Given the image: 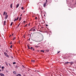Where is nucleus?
Segmentation results:
<instances>
[{
	"instance_id": "obj_34",
	"label": "nucleus",
	"mask_w": 76,
	"mask_h": 76,
	"mask_svg": "<svg viewBox=\"0 0 76 76\" xmlns=\"http://www.w3.org/2000/svg\"><path fill=\"white\" fill-rule=\"evenodd\" d=\"M15 39V37H14L13 38V40L14 41Z\"/></svg>"
},
{
	"instance_id": "obj_4",
	"label": "nucleus",
	"mask_w": 76,
	"mask_h": 76,
	"mask_svg": "<svg viewBox=\"0 0 76 76\" xmlns=\"http://www.w3.org/2000/svg\"><path fill=\"white\" fill-rule=\"evenodd\" d=\"M8 16H9L8 15H6V16L5 17V19H7V18H8Z\"/></svg>"
},
{
	"instance_id": "obj_29",
	"label": "nucleus",
	"mask_w": 76,
	"mask_h": 76,
	"mask_svg": "<svg viewBox=\"0 0 76 76\" xmlns=\"http://www.w3.org/2000/svg\"><path fill=\"white\" fill-rule=\"evenodd\" d=\"M2 69H4V66H2L1 67Z\"/></svg>"
},
{
	"instance_id": "obj_14",
	"label": "nucleus",
	"mask_w": 76,
	"mask_h": 76,
	"mask_svg": "<svg viewBox=\"0 0 76 76\" xmlns=\"http://www.w3.org/2000/svg\"><path fill=\"white\" fill-rule=\"evenodd\" d=\"M16 20H18L19 19V17H18L17 18H16Z\"/></svg>"
},
{
	"instance_id": "obj_50",
	"label": "nucleus",
	"mask_w": 76,
	"mask_h": 76,
	"mask_svg": "<svg viewBox=\"0 0 76 76\" xmlns=\"http://www.w3.org/2000/svg\"><path fill=\"white\" fill-rule=\"evenodd\" d=\"M44 16H45V15H44Z\"/></svg>"
},
{
	"instance_id": "obj_49",
	"label": "nucleus",
	"mask_w": 76,
	"mask_h": 76,
	"mask_svg": "<svg viewBox=\"0 0 76 76\" xmlns=\"http://www.w3.org/2000/svg\"><path fill=\"white\" fill-rule=\"evenodd\" d=\"M12 36H13V34H12Z\"/></svg>"
},
{
	"instance_id": "obj_3",
	"label": "nucleus",
	"mask_w": 76,
	"mask_h": 76,
	"mask_svg": "<svg viewBox=\"0 0 76 76\" xmlns=\"http://www.w3.org/2000/svg\"><path fill=\"white\" fill-rule=\"evenodd\" d=\"M13 73L15 75H16V74H17V73H16V71H13Z\"/></svg>"
},
{
	"instance_id": "obj_51",
	"label": "nucleus",
	"mask_w": 76,
	"mask_h": 76,
	"mask_svg": "<svg viewBox=\"0 0 76 76\" xmlns=\"http://www.w3.org/2000/svg\"><path fill=\"white\" fill-rule=\"evenodd\" d=\"M25 38V37H24V38Z\"/></svg>"
},
{
	"instance_id": "obj_16",
	"label": "nucleus",
	"mask_w": 76,
	"mask_h": 76,
	"mask_svg": "<svg viewBox=\"0 0 76 76\" xmlns=\"http://www.w3.org/2000/svg\"><path fill=\"white\" fill-rule=\"evenodd\" d=\"M20 23H19L18 24V26H17V27H18H18L20 25Z\"/></svg>"
},
{
	"instance_id": "obj_10",
	"label": "nucleus",
	"mask_w": 76,
	"mask_h": 76,
	"mask_svg": "<svg viewBox=\"0 0 76 76\" xmlns=\"http://www.w3.org/2000/svg\"><path fill=\"white\" fill-rule=\"evenodd\" d=\"M19 4H17V5L16 8H18V7H19Z\"/></svg>"
},
{
	"instance_id": "obj_21",
	"label": "nucleus",
	"mask_w": 76,
	"mask_h": 76,
	"mask_svg": "<svg viewBox=\"0 0 76 76\" xmlns=\"http://www.w3.org/2000/svg\"><path fill=\"white\" fill-rule=\"evenodd\" d=\"M48 2V1H47V0H46V2H45V3H47V2Z\"/></svg>"
},
{
	"instance_id": "obj_44",
	"label": "nucleus",
	"mask_w": 76,
	"mask_h": 76,
	"mask_svg": "<svg viewBox=\"0 0 76 76\" xmlns=\"http://www.w3.org/2000/svg\"><path fill=\"white\" fill-rule=\"evenodd\" d=\"M1 68V66H0V69ZM1 69H0V72H1Z\"/></svg>"
},
{
	"instance_id": "obj_36",
	"label": "nucleus",
	"mask_w": 76,
	"mask_h": 76,
	"mask_svg": "<svg viewBox=\"0 0 76 76\" xmlns=\"http://www.w3.org/2000/svg\"><path fill=\"white\" fill-rule=\"evenodd\" d=\"M27 25H28V24H26V25H25V26H24V27H25L26 26H27Z\"/></svg>"
},
{
	"instance_id": "obj_6",
	"label": "nucleus",
	"mask_w": 76,
	"mask_h": 76,
	"mask_svg": "<svg viewBox=\"0 0 76 76\" xmlns=\"http://www.w3.org/2000/svg\"><path fill=\"white\" fill-rule=\"evenodd\" d=\"M46 4H47L46 3H45L43 4V6L44 7H45L46 6Z\"/></svg>"
},
{
	"instance_id": "obj_46",
	"label": "nucleus",
	"mask_w": 76,
	"mask_h": 76,
	"mask_svg": "<svg viewBox=\"0 0 76 76\" xmlns=\"http://www.w3.org/2000/svg\"><path fill=\"white\" fill-rule=\"evenodd\" d=\"M33 51H34V50H35V49H34V48H33Z\"/></svg>"
},
{
	"instance_id": "obj_47",
	"label": "nucleus",
	"mask_w": 76,
	"mask_h": 76,
	"mask_svg": "<svg viewBox=\"0 0 76 76\" xmlns=\"http://www.w3.org/2000/svg\"><path fill=\"white\" fill-rule=\"evenodd\" d=\"M9 66H11V65H10V64L9 63Z\"/></svg>"
},
{
	"instance_id": "obj_35",
	"label": "nucleus",
	"mask_w": 76,
	"mask_h": 76,
	"mask_svg": "<svg viewBox=\"0 0 76 76\" xmlns=\"http://www.w3.org/2000/svg\"><path fill=\"white\" fill-rule=\"evenodd\" d=\"M66 63V64H67L68 63H70L69 62H67L66 63Z\"/></svg>"
},
{
	"instance_id": "obj_39",
	"label": "nucleus",
	"mask_w": 76,
	"mask_h": 76,
	"mask_svg": "<svg viewBox=\"0 0 76 76\" xmlns=\"http://www.w3.org/2000/svg\"><path fill=\"white\" fill-rule=\"evenodd\" d=\"M35 19H37V17H36L35 18Z\"/></svg>"
},
{
	"instance_id": "obj_43",
	"label": "nucleus",
	"mask_w": 76,
	"mask_h": 76,
	"mask_svg": "<svg viewBox=\"0 0 76 76\" xmlns=\"http://www.w3.org/2000/svg\"><path fill=\"white\" fill-rule=\"evenodd\" d=\"M35 47H36L37 48H38V47L37 46H36Z\"/></svg>"
},
{
	"instance_id": "obj_42",
	"label": "nucleus",
	"mask_w": 76,
	"mask_h": 76,
	"mask_svg": "<svg viewBox=\"0 0 76 76\" xmlns=\"http://www.w3.org/2000/svg\"><path fill=\"white\" fill-rule=\"evenodd\" d=\"M11 58H13V56H11Z\"/></svg>"
},
{
	"instance_id": "obj_5",
	"label": "nucleus",
	"mask_w": 76,
	"mask_h": 76,
	"mask_svg": "<svg viewBox=\"0 0 76 76\" xmlns=\"http://www.w3.org/2000/svg\"><path fill=\"white\" fill-rule=\"evenodd\" d=\"M13 6V4H11L10 5V7L11 8H12V7Z\"/></svg>"
},
{
	"instance_id": "obj_26",
	"label": "nucleus",
	"mask_w": 76,
	"mask_h": 76,
	"mask_svg": "<svg viewBox=\"0 0 76 76\" xmlns=\"http://www.w3.org/2000/svg\"><path fill=\"white\" fill-rule=\"evenodd\" d=\"M16 64V62H13V64Z\"/></svg>"
},
{
	"instance_id": "obj_20",
	"label": "nucleus",
	"mask_w": 76,
	"mask_h": 76,
	"mask_svg": "<svg viewBox=\"0 0 76 76\" xmlns=\"http://www.w3.org/2000/svg\"><path fill=\"white\" fill-rule=\"evenodd\" d=\"M12 47H13V45H11L10 47V48H12Z\"/></svg>"
},
{
	"instance_id": "obj_9",
	"label": "nucleus",
	"mask_w": 76,
	"mask_h": 76,
	"mask_svg": "<svg viewBox=\"0 0 76 76\" xmlns=\"http://www.w3.org/2000/svg\"><path fill=\"white\" fill-rule=\"evenodd\" d=\"M16 76H21V75L20 74H18V75H16Z\"/></svg>"
},
{
	"instance_id": "obj_38",
	"label": "nucleus",
	"mask_w": 76,
	"mask_h": 76,
	"mask_svg": "<svg viewBox=\"0 0 76 76\" xmlns=\"http://www.w3.org/2000/svg\"><path fill=\"white\" fill-rule=\"evenodd\" d=\"M23 22H24L23 23H25V22H26V21H23Z\"/></svg>"
},
{
	"instance_id": "obj_27",
	"label": "nucleus",
	"mask_w": 76,
	"mask_h": 76,
	"mask_svg": "<svg viewBox=\"0 0 76 76\" xmlns=\"http://www.w3.org/2000/svg\"><path fill=\"white\" fill-rule=\"evenodd\" d=\"M21 9H22V10H23L24 8H23V7L21 8Z\"/></svg>"
},
{
	"instance_id": "obj_7",
	"label": "nucleus",
	"mask_w": 76,
	"mask_h": 76,
	"mask_svg": "<svg viewBox=\"0 0 76 76\" xmlns=\"http://www.w3.org/2000/svg\"><path fill=\"white\" fill-rule=\"evenodd\" d=\"M0 76H4V74L2 73L0 74Z\"/></svg>"
},
{
	"instance_id": "obj_22",
	"label": "nucleus",
	"mask_w": 76,
	"mask_h": 76,
	"mask_svg": "<svg viewBox=\"0 0 76 76\" xmlns=\"http://www.w3.org/2000/svg\"><path fill=\"white\" fill-rule=\"evenodd\" d=\"M13 25V22H12L10 24V26H12Z\"/></svg>"
},
{
	"instance_id": "obj_12",
	"label": "nucleus",
	"mask_w": 76,
	"mask_h": 76,
	"mask_svg": "<svg viewBox=\"0 0 76 76\" xmlns=\"http://www.w3.org/2000/svg\"><path fill=\"white\" fill-rule=\"evenodd\" d=\"M35 61L34 60H32L31 61V62H35Z\"/></svg>"
},
{
	"instance_id": "obj_18",
	"label": "nucleus",
	"mask_w": 76,
	"mask_h": 76,
	"mask_svg": "<svg viewBox=\"0 0 76 76\" xmlns=\"http://www.w3.org/2000/svg\"><path fill=\"white\" fill-rule=\"evenodd\" d=\"M5 64H6V66H8V64L7 63V62H6Z\"/></svg>"
},
{
	"instance_id": "obj_8",
	"label": "nucleus",
	"mask_w": 76,
	"mask_h": 76,
	"mask_svg": "<svg viewBox=\"0 0 76 76\" xmlns=\"http://www.w3.org/2000/svg\"><path fill=\"white\" fill-rule=\"evenodd\" d=\"M6 21H4V25H6Z\"/></svg>"
},
{
	"instance_id": "obj_17",
	"label": "nucleus",
	"mask_w": 76,
	"mask_h": 76,
	"mask_svg": "<svg viewBox=\"0 0 76 76\" xmlns=\"http://www.w3.org/2000/svg\"><path fill=\"white\" fill-rule=\"evenodd\" d=\"M41 52H43V53H44V50H40Z\"/></svg>"
},
{
	"instance_id": "obj_48",
	"label": "nucleus",
	"mask_w": 76,
	"mask_h": 76,
	"mask_svg": "<svg viewBox=\"0 0 76 76\" xmlns=\"http://www.w3.org/2000/svg\"><path fill=\"white\" fill-rule=\"evenodd\" d=\"M22 15V14H21V15H20V16L21 17Z\"/></svg>"
},
{
	"instance_id": "obj_45",
	"label": "nucleus",
	"mask_w": 76,
	"mask_h": 76,
	"mask_svg": "<svg viewBox=\"0 0 76 76\" xmlns=\"http://www.w3.org/2000/svg\"><path fill=\"white\" fill-rule=\"evenodd\" d=\"M60 53V51H59V52H58V53Z\"/></svg>"
},
{
	"instance_id": "obj_25",
	"label": "nucleus",
	"mask_w": 76,
	"mask_h": 76,
	"mask_svg": "<svg viewBox=\"0 0 76 76\" xmlns=\"http://www.w3.org/2000/svg\"><path fill=\"white\" fill-rule=\"evenodd\" d=\"M21 19H22V18L21 17H20L19 20H21Z\"/></svg>"
},
{
	"instance_id": "obj_40",
	"label": "nucleus",
	"mask_w": 76,
	"mask_h": 76,
	"mask_svg": "<svg viewBox=\"0 0 76 76\" xmlns=\"http://www.w3.org/2000/svg\"><path fill=\"white\" fill-rule=\"evenodd\" d=\"M12 36V35H10V36H9V37H11Z\"/></svg>"
},
{
	"instance_id": "obj_15",
	"label": "nucleus",
	"mask_w": 76,
	"mask_h": 76,
	"mask_svg": "<svg viewBox=\"0 0 76 76\" xmlns=\"http://www.w3.org/2000/svg\"><path fill=\"white\" fill-rule=\"evenodd\" d=\"M33 30H32V31H33V32H34V31H35V28L34 29V28H33Z\"/></svg>"
},
{
	"instance_id": "obj_41",
	"label": "nucleus",
	"mask_w": 76,
	"mask_h": 76,
	"mask_svg": "<svg viewBox=\"0 0 76 76\" xmlns=\"http://www.w3.org/2000/svg\"><path fill=\"white\" fill-rule=\"evenodd\" d=\"M46 26H48V25L46 24Z\"/></svg>"
},
{
	"instance_id": "obj_37",
	"label": "nucleus",
	"mask_w": 76,
	"mask_h": 76,
	"mask_svg": "<svg viewBox=\"0 0 76 76\" xmlns=\"http://www.w3.org/2000/svg\"><path fill=\"white\" fill-rule=\"evenodd\" d=\"M7 12H6V14H5L6 16L7 15Z\"/></svg>"
},
{
	"instance_id": "obj_24",
	"label": "nucleus",
	"mask_w": 76,
	"mask_h": 76,
	"mask_svg": "<svg viewBox=\"0 0 76 76\" xmlns=\"http://www.w3.org/2000/svg\"><path fill=\"white\" fill-rule=\"evenodd\" d=\"M31 49V50H32V49H33V48H32V47H31V48H30V49Z\"/></svg>"
},
{
	"instance_id": "obj_2",
	"label": "nucleus",
	"mask_w": 76,
	"mask_h": 76,
	"mask_svg": "<svg viewBox=\"0 0 76 76\" xmlns=\"http://www.w3.org/2000/svg\"><path fill=\"white\" fill-rule=\"evenodd\" d=\"M68 58H73V57H72V55L69 56H68Z\"/></svg>"
},
{
	"instance_id": "obj_28",
	"label": "nucleus",
	"mask_w": 76,
	"mask_h": 76,
	"mask_svg": "<svg viewBox=\"0 0 76 76\" xmlns=\"http://www.w3.org/2000/svg\"><path fill=\"white\" fill-rule=\"evenodd\" d=\"M4 54H5V56H6V55H7V53H4Z\"/></svg>"
},
{
	"instance_id": "obj_30",
	"label": "nucleus",
	"mask_w": 76,
	"mask_h": 76,
	"mask_svg": "<svg viewBox=\"0 0 76 76\" xmlns=\"http://www.w3.org/2000/svg\"><path fill=\"white\" fill-rule=\"evenodd\" d=\"M5 13H6V12H4V13L3 14V15H5Z\"/></svg>"
},
{
	"instance_id": "obj_33",
	"label": "nucleus",
	"mask_w": 76,
	"mask_h": 76,
	"mask_svg": "<svg viewBox=\"0 0 76 76\" xmlns=\"http://www.w3.org/2000/svg\"><path fill=\"white\" fill-rule=\"evenodd\" d=\"M15 68H17V69H18V67L17 66H16L15 67Z\"/></svg>"
},
{
	"instance_id": "obj_11",
	"label": "nucleus",
	"mask_w": 76,
	"mask_h": 76,
	"mask_svg": "<svg viewBox=\"0 0 76 76\" xmlns=\"http://www.w3.org/2000/svg\"><path fill=\"white\" fill-rule=\"evenodd\" d=\"M68 56H72V54L70 53H69L68 54Z\"/></svg>"
},
{
	"instance_id": "obj_52",
	"label": "nucleus",
	"mask_w": 76,
	"mask_h": 76,
	"mask_svg": "<svg viewBox=\"0 0 76 76\" xmlns=\"http://www.w3.org/2000/svg\"><path fill=\"white\" fill-rule=\"evenodd\" d=\"M2 70H3V69H2Z\"/></svg>"
},
{
	"instance_id": "obj_31",
	"label": "nucleus",
	"mask_w": 76,
	"mask_h": 76,
	"mask_svg": "<svg viewBox=\"0 0 76 76\" xmlns=\"http://www.w3.org/2000/svg\"><path fill=\"white\" fill-rule=\"evenodd\" d=\"M12 41H11L10 43V44H12Z\"/></svg>"
},
{
	"instance_id": "obj_19",
	"label": "nucleus",
	"mask_w": 76,
	"mask_h": 76,
	"mask_svg": "<svg viewBox=\"0 0 76 76\" xmlns=\"http://www.w3.org/2000/svg\"><path fill=\"white\" fill-rule=\"evenodd\" d=\"M6 56H7V57H9V55H8L7 54Z\"/></svg>"
},
{
	"instance_id": "obj_1",
	"label": "nucleus",
	"mask_w": 76,
	"mask_h": 76,
	"mask_svg": "<svg viewBox=\"0 0 76 76\" xmlns=\"http://www.w3.org/2000/svg\"><path fill=\"white\" fill-rule=\"evenodd\" d=\"M45 51H46V52H49V49H48V48H45Z\"/></svg>"
},
{
	"instance_id": "obj_23",
	"label": "nucleus",
	"mask_w": 76,
	"mask_h": 76,
	"mask_svg": "<svg viewBox=\"0 0 76 76\" xmlns=\"http://www.w3.org/2000/svg\"><path fill=\"white\" fill-rule=\"evenodd\" d=\"M33 28H31V29L30 30V31H33Z\"/></svg>"
},
{
	"instance_id": "obj_13",
	"label": "nucleus",
	"mask_w": 76,
	"mask_h": 76,
	"mask_svg": "<svg viewBox=\"0 0 76 76\" xmlns=\"http://www.w3.org/2000/svg\"><path fill=\"white\" fill-rule=\"evenodd\" d=\"M27 47H28V49H31V48H29V46L27 45Z\"/></svg>"
},
{
	"instance_id": "obj_32",
	"label": "nucleus",
	"mask_w": 76,
	"mask_h": 76,
	"mask_svg": "<svg viewBox=\"0 0 76 76\" xmlns=\"http://www.w3.org/2000/svg\"><path fill=\"white\" fill-rule=\"evenodd\" d=\"M16 18H15V19L14 20V21H16Z\"/></svg>"
}]
</instances>
